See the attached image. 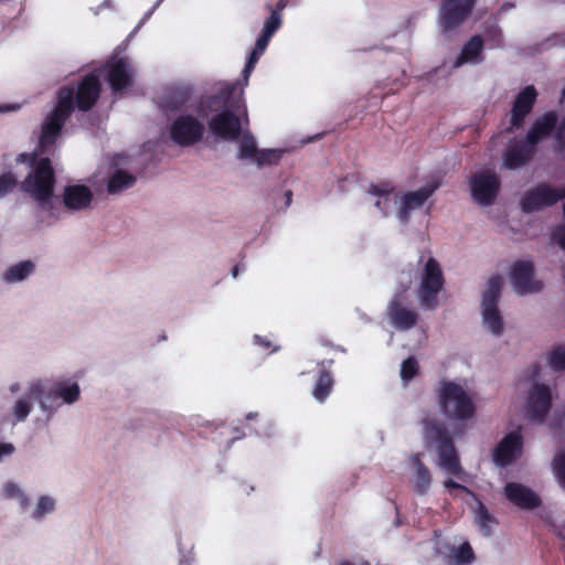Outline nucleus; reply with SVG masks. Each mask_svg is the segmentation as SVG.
<instances>
[{"label":"nucleus","mask_w":565,"mask_h":565,"mask_svg":"<svg viewBox=\"0 0 565 565\" xmlns=\"http://www.w3.org/2000/svg\"><path fill=\"white\" fill-rule=\"evenodd\" d=\"M424 440L428 449H434L437 454L436 466L448 477H455L461 482H466L468 475L462 469L457 451L452 445L446 429L434 420L424 419ZM449 491L461 490L468 492V489L448 478L444 482Z\"/></svg>","instance_id":"obj_1"},{"label":"nucleus","mask_w":565,"mask_h":565,"mask_svg":"<svg viewBox=\"0 0 565 565\" xmlns=\"http://www.w3.org/2000/svg\"><path fill=\"white\" fill-rule=\"evenodd\" d=\"M556 124V116L547 113L535 120L525 139L510 142L502 160L507 169L515 170L525 166L535 153L536 143L548 136Z\"/></svg>","instance_id":"obj_2"},{"label":"nucleus","mask_w":565,"mask_h":565,"mask_svg":"<svg viewBox=\"0 0 565 565\" xmlns=\"http://www.w3.org/2000/svg\"><path fill=\"white\" fill-rule=\"evenodd\" d=\"M55 175L47 158L39 159L34 169L21 183L22 190L28 193L43 212H53V190Z\"/></svg>","instance_id":"obj_3"},{"label":"nucleus","mask_w":565,"mask_h":565,"mask_svg":"<svg viewBox=\"0 0 565 565\" xmlns=\"http://www.w3.org/2000/svg\"><path fill=\"white\" fill-rule=\"evenodd\" d=\"M417 288L416 295L422 308L426 310H435L438 302V294L443 290L445 278L439 263L428 257H423L417 264Z\"/></svg>","instance_id":"obj_4"},{"label":"nucleus","mask_w":565,"mask_h":565,"mask_svg":"<svg viewBox=\"0 0 565 565\" xmlns=\"http://www.w3.org/2000/svg\"><path fill=\"white\" fill-rule=\"evenodd\" d=\"M437 401L441 413L450 419L465 420L475 413L472 394L456 382L441 381Z\"/></svg>","instance_id":"obj_5"},{"label":"nucleus","mask_w":565,"mask_h":565,"mask_svg":"<svg viewBox=\"0 0 565 565\" xmlns=\"http://www.w3.org/2000/svg\"><path fill=\"white\" fill-rule=\"evenodd\" d=\"M75 106V89L73 87H63L57 93L55 108L45 117L42 124V131L40 137V149L45 152L51 147L66 119L74 110Z\"/></svg>","instance_id":"obj_6"},{"label":"nucleus","mask_w":565,"mask_h":565,"mask_svg":"<svg viewBox=\"0 0 565 565\" xmlns=\"http://www.w3.org/2000/svg\"><path fill=\"white\" fill-rule=\"evenodd\" d=\"M525 409L531 418L542 420L551 408L555 385L551 383L547 369H534L531 374Z\"/></svg>","instance_id":"obj_7"},{"label":"nucleus","mask_w":565,"mask_h":565,"mask_svg":"<svg viewBox=\"0 0 565 565\" xmlns=\"http://www.w3.org/2000/svg\"><path fill=\"white\" fill-rule=\"evenodd\" d=\"M503 279L501 276H492L481 295V322L482 327L492 335L501 337L505 330V321L498 308Z\"/></svg>","instance_id":"obj_8"},{"label":"nucleus","mask_w":565,"mask_h":565,"mask_svg":"<svg viewBox=\"0 0 565 565\" xmlns=\"http://www.w3.org/2000/svg\"><path fill=\"white\" fill-rule=\"evenodd\" d=\"M44 393H46V385L44 381H31L28 384L24 394L18 398L12 406V416L14 422H24L35 401L39 402V406L43 412L53 413L55 407L43 399Z\"/></svg>","instance_id":"obj_9"},{"label":"nucleus","mask_w":565,"mask_h":565,"mask_svg":"<svg viewBox=\"0 0 565 565\" xmlns=\"http://www.w3.org/2000/svg\"><path fill=\"white\" fill-rule=\"evenodd\" d=\"M205 131L202 119L192 115H180L170 125V138L181 147H189L199 142Z\"/></svg>","instance_id":"obj_10"},{"label":"nucleus","mask_w":565,"mask_h":565,"mask_svg":"<svg viewBox=\"0 0 565 565\" xmlns=\"http://www.w3.org/2000/svg\"><path fill=\"white\" fill-rule=\"evenodd\" d=\"M284 152L282 149H259L255 137L249 131H244L239 140L237 158L264 168L277 163Z\"/></svg>","instance_id":"obj_11"},{"label":"nucleus","mask_w":565,"mask_h":565,"mask_svg":"<svg viewBox=\"0 0 565 565\" xmlns=\"http://www.w3.org/2000/svg\"><path fill=\"white\" fill-rule=\"evenodd\" d=\"M477 0H444L439 9V28L449 32L459 26L472 12Z\"/></svg>","instance_id":"obj_12"},{"label":"nucleus","mask_w":565,"mask_h":565,"mask_svg":"<svg viewBox=\"0 0 565 565\" xmlns=\"http://www.w3.org/2000/svg\"><path fill=\"white\" fill-rule=\"evenodd\" d=\"M409 281L401 287L387 306V315L395 329L409 330L418 320V313L414 309H409L404 303L403 294L408 289Z\"/></svg>","instance_id":"obj_13"},{"label":"nucleus","mask_w":565,"mask_h":565,"mask_svg":"<svg viewBox=\"0 0 565 565\" xmlns=\"http://www.w3.org/2000/svg\"><path fill=\"white\" fill-rule=\"evenodd\" d=\"M500 189V180L494 172L482 170L477 172L470 181L473 200L481 205H489L495 199Z\"/></svg>","instance_id":"obj_14"},{"label":"nucleus","mask_w":565,"mask_h":565,"mask_svg":"<svg viewBox=\"0 0 565 565\" xmlns=\"http://www.w3.org/2000/svg\"><path fill=\"white\" fill-rule=\"evenodd\" d=\"M514 291L520 296L535 294L542 290L543 284L533 276V265L530 262H516L510 271Z\"/></svg>","instance_id":"obj_15"},{"label":"nucleus","mask_w":565,"mask_h":565,"mask_svg":"<svg viewBox=\"0 0 565 565\" xmlns=\"http://www.w3.org/2000/svg\"><path fill=\"white\" fill-rule=\"evenodd\" d=\"M209 127L213 136L223 140H236L239 142L243 132L247 131L242 128L239 118L228 110H224L215 116L209 122Z\"/></svg>","instance_id":"obj_16"},{"label":"nucleus","mask_w":565,"mask_h":565,"mask_svg":"<svg viewBox=\"0 0 565 565\" xmlns=\"http://www.w3.org/2000/svg\"><path fill=\"white\" fill-rule=\"evenodd\" d=\"M106 78L114 92H119L131 85L134 70L127 58L113 57L105 66Z\"/></svg>","instance_id":"obj_17"},{"label":"nucleus","mask_w":565,"mask_h":565,"mask_svg":"<svg viewBox=\"0 0 565 565\" xmlns=\"http://www.w3.org/2000/svg\"><path fill=\"white\" fill-rule=\"evenodd\" d=\"M523 440L520 429L505 435L493 451V460L498 466L512 463L522 454Z\"/></svg>","instance_id":"obj_18"},{"label":"nucleus","mask_w":565,"mask_h":565,"mask_svg":"<svg viewBox=\"0 0 565 565\" xmlns=\"http://www.w3.org/2000/svg\"><path fill=\"white\" fill-rule=\"evenodd\" d=\"M94 194L88 185L70 183L64 186L62 202L72 212H81L90 207Z\"/></svg>","instance_id":"obj_19"},{"label":"nucleus","mask_w":565,"mask_h":565,"mask_svg":"<svg viewBox=\"0 0 565 565\" xmlns=\"http://www.w3.org/2000/svg\"><path fill=\"white\" fill-rule=\"evenodd\" d=\"M437 186V184L426 185L417 191L399 195V207L397 212L398 220L402 223H406L409 217V214L413 211L419 209L425 203V201L433 194Z\"/></svg>","instance_id":"obj_20"},{"label":"nucleus","mask_w":565,"mask_h":565,"mask_svg":"<svg viewBox=\"0 0 565 565\" xmlns=\"http://www.w3.org/2000/svg\"><path fill=\"white\" fill-rule=\"evenodd\" d=\"M81 390L76 382L71 380L56 381L50 388L47 394L44 393L43 399L53 405L55 409L60 404L55 403L61 399L64 404H73L79 398Z\"/></svg>","instance_id":"obj_21"},{"label":"nucleus","mask_w":565,"mask_h":565,"mask_svg":"<svg viewBox=\"0 0 565 565\" xmlns=\"http://www.w3.org/2000/svg\"><path fill=\"white\" fill-rule=\"evenodd\" d=\"M369 194L377 207L380 213L384 216L398 204L399 193L391 185L383 183L379 185H371Z\"/></svg>","instance_id":"obj_22"},{"label":"nucleus","mask_w":565,"mask_h":565,"mask_svg":"<svg viewBox=\"0 0 565 565\" xmlns=\"http://www.w3.org/2000/svg\"><path fill=\"white\" fill-rule=\"evenodd\" d=\"M100 93V84L98 77L94 74L86 76L76 89V105L77 107L86 111L90 109Z\"/></svg>","instance_id":"obj_23"},{"label":"nucleus","mask_w":565,"mask_h":565,"mask_svg":"<svg viewBox=\"0 0 565 565\" xmlns=\"http://www.w3.org/2000/svg\"><path fill=\"white\" fill-rule=\"evenodd\" d=\"M535 98L536 90L533 86H527L519 93L512 109L511 128L521 126L524 117L531 111Z\"/></svg>","instance_id":"obj_24"},{"label":"nucleus","mask_w":565,"mask_h":565,"mask_svg":"<svg viewBox=\"0 0 565 565\" xmlns=\"http://www.w3.org/2000/svg\"><path fill=\"white\" fill-rule=\"evenodd\" d=\"M136 181L137 179L132 173L121 169L109 168L105 175L106 192L109 195H117L132 188Z\"/></svg>","instance_id":"obj_25"},{"label":"nucleus","mask_w":565,"mask_h":565,"mask_svg":"<svg viewBox=\"0 0 565 565\" xmlns=\"http://www.w3.org/2000/svg\"><path fill=\"white\" fill-rule=\"evenodd\" d=\"M507 498L522 509H532L540 504L539 497L527 487L520 483H508L504 487Z\"/></svg>","instance_id":"obj_26"},{"label":"nucleus","mask_w":565,"mask_h":565,"mask_svg":"<svg viewBox=\"0 0 565 565\" xmlns=\"http://www.w3.org/2000/svg\"><path fill=\"white\" fill-rule=\"evenodd\" d=\"M483 41L481 36H472L456 57L452 67L458 68L465 64H479L483 61Z\"/></svg>","instance_id":"obj_27"},{"label":"nucleus","mask_w":565,"mask_h":565,"mask_svg":"<svg viewBox=\"0 0 565 565\" xmlns=\"http://www.w3.org/2000/svg\"><path fill=\"white\" fill-rule=\"evenodd\" d=\"M267 45H268L267 42H265V41H263L260 39H257L255 47L252 51V53H250V55H249V57L247 60V63H246V65H245V67L243 70V84H241V83L234 84L232 86L231 94H233L236 90H238V96L239 97L243 96L244 86H247L249 75L253 72V70L255 67V64L257 63L258 58L265 52Z\"/></svg>","instance_id":"obj_28"},{"label":"nucleus","mask_w":565,"mask_h":565,"mask_svg":"<svg viewBox=\"0 0 565 565\" xmlns=\"http://www.w3.org/2000/svg\"><path fill=\"white\" fill-rule=\"evenodd\" d=\"M415 476L413 480L414 490L418 494H425L431 483V476L428 468L422 462L419 455H415L411 459Z\"/></svg>","instance_id":"obj_29"},{"label":"nucleus","mask_w":565,"mask_h":565,"mask_svg":"<svg viewBox=\"0 0 565 565\" xmlns=\"http://www.w3.org/2000/svg\"><path fill=\"white\" fill-rule=\"evenodd\" d=\"M0 497L3 500L17 501L21 511H26L30 505L29 495L25 491L14 481H7L3 483Z\"/></svg>","instance_id":"obj_30"},{"label":"nucleus","mask_w":565,"mask_h":565,"mask_svg":"<svg viewBox=\"0 0 565 565\" xmlns=\"http://www.w3.org/2000/svg\"><path fill=\"white\" fill-rule=\"evenodd\" d=\"M34 271V263L24 260L9 267L3 274V280L8 284L23 281Z\"/></svg>","instance_id":"obj_31"},{"label":"nucleus","mask_w":565,"mask_h":565,"mask_svg":"<svg viewBox=\"0 0 565 565\" xmlns=\"http://www.w3.org/2000/svg\"><path fill=\"white\" fill-rule=\"evenodd\" d=\"M56 501L53 497L41 495L38 498L36 503L30 512V519L36 522H41L44 518L55 510Z\"/></svg>","instance_id":"obj_32"},{"label":"nucleus","mask_w":565,"mask_h":565,"mask_svg":"<svg viewBox=\"0 0 565 565\" xmlns=\"http://www.w3.org/2000/svg\"><path fill=\"white\" fill-rule=\"evenodd\" d=\"M473 561L475 554L468 542L450 550L449 565H470Z\"/></svg>","instance_id":"obj_33"},{"label":"nucleus","mask_w":565,"mask_h":565,"mask_svg":"<svg viewBox=\"0 0 565 565\" xmlns=\"http://www.w3.org/2000/svg\"><path fill=\"white\" fill-rule=\"evenodd\" d=\"M332 386L333 380L331 375L326 371L320 372L318 381L312 391L313 397L320 403L324 402L326 398L330 395Z\"/></svg>","instance_id":"obj_34"},{"label":"nucleus","mask_w":565,"mask_h":565,"mask_svg":"<svg viewBox=\"0 0 565 565\" xmlns=\"http://www.w3.org/2000/svg\"><path fill=\"white\" fill-rule=\"evenodd\" d=\"M281 25V15L278 11H271L269 18L265 21L262 34L258 39L269 43L273 34L280 28Z\"/></svg>","instance_id":"obj_35"},{"label":"nucleus","mask_w":565,"mask_h":565,"mask_svg":"<svg viewBox=\"0 0 565 565\" xmlns=\"http://www.w3.org/2000/svg\"><path fill=\"white\" fill-rule=\"evenodd\" d=\"M418 373V362L414 358H408L402 363L401 377L404 383H408Z\"/></svg>","instance_id":"obj_36"},{"label":"nucleus","mask_w":565,"mask_h":565,"mask_svg":"<svg viewBox=\"0 0 565 565\" xmlns=\"http://www.w3.org/2000/svg\"><path fill=\"white\" fill-rule=\"evenodd\" d=\"M186 99H188L186 92L175 90V92H172L168 96L167 102L164 104H162V106L166 109L179 108L180 106H182L186 103Z\"/></svg>","instance_id":"obj_37"},{"label":"nucleus","mask_w":565,"mask_h":565,"mask_svg":"<svg viewBox=\"0 0 565 565\" xmlns=\"http://www.w3.org/2000/svg\"><path fill=\"white\" fill-rule=\"evenodd\" d=\"M476 521L478 522L479 526L486 531V534H488L490 531L489 524L492 523V518L488 513L486 507L481 503L478 504L476 510Z\"/></svg>","instance_id":"obj_38"},{"label":"nucleus","mask_w":565,"mask_h":565,"mask_svg":"<svg viewBox=\"0 0 565 565\" xmlns=\"http://www.w3.org/2000/svg\"><path fill=\"white\" fill-rule=\"evenodd\" d=\"M18 183L17 178L12 173L0 175V198L10 192Z\"/></svg>","instance_id":"obj_39"},{"label":"nucleus","mask_w":565,"mask_h":565,"mask_svg":"<svg viewBox=\"0 0 565 565\" xmlns=\"http://www.w3.org/2000/svg\"><path fill=\"white\" fill-rule=\"evenodd\" d=\"M15 448L11 443H0V462L4 458L10 457L14 452Z\"/></svg>","instance_id":"obj_40"},{"label":"nucleus","mask_w":565,"mask_h":565,"mask_svg":"<svg viewBox=\"0 0 565 565\" xmlns=\"http://www.w3.org/2000/svg\"><path fill=\"white\" fill-rule=\"evenodd\" d=\"M554 239L557 241V243L559 244V246L565 249V225L559 227L555 233H554Z\"/></svg>","instance_id":"obj_41"},{"label":"nucleus","mask_w":565,"mask_h":565,"mask_svg":"<svg viewBox=\"0 0 565 565\" xmlns=\"http://www.w3.org/2000/svg\"><path fill=\"white\" fill-rule=\"evenodd\" d=\"M556 137H557L558 141L561 142V145L565 146V120L559 126Z\"/></svg>","instance_id":"obj_42"},{"label":"nucleus","mask_w":565,"mask_h":565,"mask_svg":"<svg viewBox=\"0 0 565 565\" xmlns=\"http://www.w3.org/2000/svg\"><path fill=\"white\" fill-rule=\"evenodd\" d=\"M35 159H36V153H33V154L22 153L18 158V160L21 162H25L26 160L35 161Z\"/></svg>","instance_id":"obj_43"},{"label":"nucleus","mask_w":565,"mask_h":565,"mask_svg":"<svg viewBox=\"0 0 565 565\" xmlns=\"http://www.w3.org/2000/svg\"><path fill=\"white\" fill-rule=\"evenodd\" d=\"M255 341L257 344H260L265 348H268L270 345V343L268 341H265L264 339H262L258 335H255Z\"/></svg>","instance_id":"obj_44"},{"label":"nucleus","mask_w":565,"mask_h":565,"mask_svg":"<svg viewBox=\"0 0 565 565\" xmlns=\"http://www.w3.org/2000/svg\"><path fill=\"white\" fill-rule=\"evenodd\" d=\"M18 390H19V384L14 383V384L10 385V392L11 393L17 392Z\"/></svg>","instance_id":"obj_45"},{"label":"nucleus","mask_w":565,"mask_h":565,"mask_svg":"<svg viewBox=\"0 0 565 565\" xmlns=\"http://www.w3.org/2000/svg\"><path fill=\"white\" fill-rule=\"evenodd\" d=\"M237 275H238V267L236 266V267H234V268L232 269V276H233L234 278H236V277H237Z\"/></svg>","instance_id":"obj_46"},{"label":"nucleus","mask_w":565,"mask_h":565,"mask_svg":"<svg viewBox=\"0 0 565 565\" xmlns=\"http://www.w3.org/2000/svg\"><path fill=\"white\" fill-rule=\"evenodd\" d=\"M255 417H256V414H255V413H249V414H247V416H246V418H247V419H253V418H255Z\"/></svg>","instance_id":"obj_47"},{"label":"nucleus","mask_w":565,"mask_h":565,"mask_svg":"<svg viewBox=\"0 0 565 565\" xmlns=\"http://www.w3.org/2000/svg\"><path fill=\"white\" fill-rule=\"evenodd\" d=\"M285 8L284 1L278 2V10H282Z\"/></svg>","instance_id":"obj_48"},{"label":"nucleus","mask_w":565,"mask_h":565,"mask_svg":"<svg viewBox=\"0 0 565 565\" xmlns=\"http://www.w3.org/2000/svg\"><path fill=\"white\" fill-rule=\"evenodd\" d=\"M562 98L565 99V87L562 90Z\"/></svg>","instance_id":"obj_49"},{"label":"nucleus","mask_w":565,"mask_h":565,"mask_svg":"<svg viewBox=\"0 0 565 565\" xmlns=\"http://www.w3.org/2000/svg\"><path fill=\"white\" fill-rule=\"evenodd\" d=\"M9 109L14 110L15 107H6V110H9Z\"/></svg>","instance_id":"obj_50"}]
</instances>
